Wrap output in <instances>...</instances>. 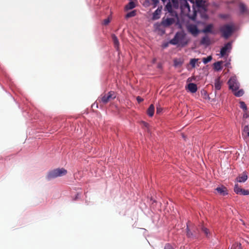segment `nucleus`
I'll use <instances>...</instances> for the list:
<instances>
[{"label": "nucleus", "mask_w": 249, "mask_h": 249, "mask_svg": "<svg viewBox=\"0 0 249 249\" xmlns=\"http://www.w3.org/2000/svg\"><path fill=\"white\" fill-rule=\"evenodd\" d=\"M187 31L193 36H196L199 33V31L196 25L194 24H189L187 26Z\"/></svg>", "instance_id": "obj_7"}, {"label": "nucleus", "mask_w": 249, "mask_h": 249, "mask_svg": "<svg viewBox=\"0 0 249 249\" xmlns=\"http://www.w3.org/2000/svg\"><path fill=\"white\" fill-rule=\"evenodd\" d=\"M200 43L202 44L209 45L210 43L209 37L207 36L203 37L200 41Z\"/></svg>", "instance_id": "obj_19"}, {"label": "nucleus", "mask_w": 249, "mask_h": 249, "mask_svg": "<svg viewBox=\"0 0 249 249\" xmlns=\"http://www.w3.org/2000/svg\"><path fill=\"white\" fill-rule=\"evenodd\" d=\"M155 107L153 105L151 104L147 110V113L150 117H152L154 115Z\"/></svg>", "instance_id": "obj_18"}, {"label": "nucleus", "mask_w": 249, "mask_h": 249, "mask_svg": "<svg viewBox=\"0 0 249 249\" xmlns=\"http://www.w3.org/2000/svg\"><path fill=\"white\" fill-rule=\"evenodd\" d=\"M144 123V125H145V126H147L148 125V124H147V123Z\"/></svg>", "instance_id": "obj_43"}, {"label": "nucleus", "mask_w": 249, "mask_h": 249, "mask_svg": "<svg viewBox=\"0 0 249 249\" xmlns=\"http://www.w3.org/2000/svg\"><path fill=\"white\" fill-rule=\"evenodd\" d=\"M181 9L186 11H190V7L189 3L186 0H182V2L181 5Z\"/></svg>", "instance_id": "obj_15"}, {"label": "nucleus", "mask_w": 249, "mask_h": 249, "mask_svg": "<svg viewBox=\"0 0 249 249\" xmlns=\"http://www.w3.org/2000/svg\"><path fill=\"white\" fill-rule=\"evenodd\" d=\"M222 84V82L220 81V77H218L215 80L214 88L215 90H220Z\"/></svg>", "instance_id": "obj_16"}, {"label": "nucleus", "mask_w": 249, "mask_h": 249, "mask_svg": "<svg viewBox=\"0 0 249 249\" xmlns=\"http://www.w3.org/2000/svg\"><path fill=\"white\" fill-rule=\"evenodd\" d=\"M229 89L232 91H236L239 89L240 85L238 82L236 77L234 76L230 78L228 82Z\"/></svg>", "instance_id": "obj_5"}, {"label": "nucleus", "mask_w": 249, "mask_h": 249, "mask_svg": "<svg viewBox=\"0 0 249 249\" xmlns=\"http://www.w3.org/2000/svg\"><path fill=\"white\" fill-rule=\"evenodd\" d=\"M239 7L241 14L243 15L248 13V9L243 3L240 2L239 4Z\"/></svg>", "instance_id": "obj_13"}, {"label": "nucleus", "mask_w": 249, "mask_h": 249, "mask_svg": "<svg viewBox=\"0 0 249 249\" xmlns=\"http://www.w3.org/2000/svg\"><path fill=\"white\" fill-rule=\"evenodd\" d=\"M248 179V175L246 173L243 172V174L239 175L236 178V180L239 182H244Z\"/></svg>", "instance_id": "obj_11"}, {"label": "nucleus", "mask_w": 249, "mask_h": 249, "mask_svg": "<svg viewBox=\"0 0 249 249\" xmlns=\"http://www.w3.org/2000/svg\"><path fill=\"white\" fill-rule=\"evenodd\" d=\"M137 100L138 102L139 103H140L142 102V101H143V99H142V98H141V97H140V96H138V97H137Z\"/></svg>", "instance_id": "obj_41"}, {"label": "nucleus", "mask_w": 249, "mask_h": 249, "mask_svg": "<svg viewBox=\"0 0 249 249\" xmlns=\"http://www.w3.org/2000/svg\"><path fill=\"white\" fill-rule=\"evenodd\" d=\"M163 2H165L167 0H161Z\"/></svg>", "instance_id": "obj_44"}, {"label": "nucleus", "mask_w": 249, "mask_h": 249, "mask_svg": "<svg viewBox=\"0 0 249 249\" xmlns=\"http://www.w3.org/2000/svg\"><path fill=\"white\" fill-rule=\"evenodd\" d=\"M234 191L237 194H240L244 196L249 195V190L242 189L238 184L235 185Z\"/></svg>", "instance_id": "obj_9"}, {"label": "nucleus", "mask_w": 249, "mask_h": 249, "mask_svg": "<svg viewBox=\"0 0 249 249\" xmlns=\"http://www.w3.org/2000/svg\"><path fill=\"white\" fill-rule=\"evenodd\" d=\"M188 40L186 38V34L183 32H178L174 38L169 41V43L178 47H183L187 45Z\"/></svg>", "instance_id": "obj_1"}, {"label": "nucleus", "mask_w": 249, "mask_h": 249, "mask_svg": "<svg viewBox=\"0 0 249 249\" xmlns=\"http://www.w3.org/2000/svg\"><path fill=\"white\" fill-rule=\"evenodd\" d=\"M222 62L218 61L213 64L214 69L217 71H219L222 69L221 64Z\"/></svg>", "instance_id": "obj_24"}, {"label": "nucleus", "mask_w": 249, "mask_h": 249, "mask_svg": "<svg viewBox=\"0 0 249 249\" xmlns=\"http://www.w3.org/2000/svg\"><path fill=\"white\" fill-rule=\"evenodd\" d=\"M232 49V42H229L225 44L224 46L223 47L220 51L221 57H224L227 53H229L231 52Z\"/></svg>", "instance_id": "obj_6"}, {"label": "nucleus", "mask_w": 249, "mask_h": 249, "mask_svg": "<svg viewBox=\"0 0 249 249\" xmlns=\"http://www.w3.org/2000/svg\"><path fill=\"white\" fill-rule=\"evenodd\" d=\"M136 5L133 1H130L125 6V8L126 10L132 9L135 8Z\"/></svg>", "instance_id": "obj_22"}, {"label": "nucleus", "mask_w": 249, "mask_h": 249, "mask_svg": "<svg viewBox=\"0 0 249 249\" xmlns=\"http://www.w3.org/2000/svg\"><path fill=\"white\" fill-rule=\"evenodd\" d=\"M164 249H174L173 247L169 243L166 244Z\"/></svg>", "instance_id": "obj_37"}, {"label": "nucleus", "mask_w": 249, "mask_h": 249, "mask_svg": "<svg viewBox=\"0 0 249 249\" xmlns=\"http://www.w3.org/2000/svg\"><path fill=\"white\" fill-rule=\"evenodd\" d=\"M222 36L226 39L228 38L234 31V27L232 25L225 24L220 27L219 29Z\"/></svg>", "instance_id": "obj_4"}, {"label": "nucleus", "mask_w": 249, "mask_h": 249, "mask_svg": "<svg viewBox=\"0 0 249 249\" xmlns=\"http://www.w3.org/2000/svg\"><path fill=\"white\" fill-rule=\"evenodd\" d=\"M116 97V93L114 91H110L107 93L102 94L98 99L99 103L103 105L107 104L109 102L114 99Z\"/></svg>", "instance_id": "obj_2"}, {"label": "nucleus", "mask_w": 249, "mask_h": 249, "mask_svg": "<svg viewBox=\"0 0 249 249\" xmlns=\"http://www.w3.org/2000/svg\"><path fill=\"white\" fill-rule=\"evenodd\" d=\"M151 1L154 5V7H156L159 2V0H151Z\"/></svg>", "instance_id": "obj_38"}, {"label": "nucleus", "mask_w": 249, "mask_h": 249, "mask_svg": "<svg viewBox=\"0 0 249 249\" xmlns=\"http://www.w3.org/2000/svg\"><path fill=\"white\" fill-rule=\"evenodd\" d=\"M172 2L173 5V7L175 8H178L179 6V3L178 0H172Z\"/></svg>", "instance_id": "obj_34"}, {"label": "nucleus", "mask_w": 249, "mask_h": 249, "mask_svg": "<svg viewBox=\"0 0 249 249\" xmlns=\"http://www.w3.org/2000/svg\"><path fill=\"white\" fill-rule=\"evenodd\" d=\"M187 236L188 238H196V233H194L191 232L188 228V226L187 227Z\"/></svg>", "instance_id": "obj_23"}, {"label": "nucleus", "mask_w": 249, "mask_h": 249, "mask_svg": "<svg viewBox=\"0 0 249 249\" xmlns=\"http://www.w3.org/2000/svg\"><path fill=\"white\" fill-rule=\"evenodd\" d=\"M196 11H194L193 15L192 17H189V18L193 20H195L196 18Z\"/></svg>", "instance_id": "obj_39"}, {"label": "nucleus", "mask_w": 249, "mask_h": 249, "mask_svg": "<svg viewBox=\"0 0 249 249\" xmlns=\"http://www.w3.org/2000/svg\"><path fill=\"white\" fill-rule=\"evenodd\" d=\"M216 190L220 195L222 196H225L228 194L227 189L224 186H221L219 187H217L216 189Z\"/></svg>", "instance_id": "obj_14"}, {"label": "nucleus", "mask_w": 249, "mask_h": 249, "mask_svg": "<svg viewBox=\"0 0 249 249\" xmlns=\"http://www.w3.org/2000/svg\"><path fill=\"white\" fill-rule=\"evenodd\" d=\"M242 137L247 143H249V125H246L242 130Z\"/></svg>", "instance_id": "obj_8"}, {"label": "nucleus", "mask_w": 249, "mask_h": 249, "mask_svg": "<svg viewBox=\"0 0 249 249\" xmlns=\"http://www.w3.org/2000/svg\"><path fill=\"white\" fill-rule=\"evenodd\" d=\"M165 9L169 12L171 13L172 12V6L170 1H169L165 6Z\"/></svg>", "instance_id": "obj_31"}, {"label": "nucleus", "mask_w": 249, "mask_h": 249, "mask_svg": "<svg viewBox=\"0 0 249 249\" xmlns=\"http://www.w3.org/2000/svg\"><path fill=\"white\" fill-rule=\"evenodd\" d=\"M212 59V57L211 56H208L207 57H204L202 59L203 62L206 64L211 61Z\"/></svg>", "instance_id": "obj_32"}, {"label": "nucleus", "mask_w": 249, "mask_h": 249, "mask_svg": "<svg viewBox=\"0 0 249 249\" xmlns=\"http://www.w3.org/2000/svg\"><path fill=\"white\" fill-rule=\"evenodd\" d=\"M201 229L202 231L204 232L205 235L206 236L208 237L209 234V230L203 226L201 227Z\"/></svg>", "instance_id": "obj_28"}, {"label": "nucleus", "mask_w": 249, "mask_h": 249, "mask_svg": "<svg viewBox=\"0 0 249 249\" xmlns=\"http://www.w3.org/2000/svg\"><path fill=\"white\" fill-rule=\"evenodd\" d=\"M198 59L196 58H193L191 59L190 61V64L191 65L192 68H195L196 67V64L197 62Z\"/></svg>", "instance_id": "obj_27"}, {"label": "nucleus", "mask_w": 249, "mask_h": 249, "mask_svg": "<svg viewBox=\"0 0 249 249\" xmlns=\"http://www.w3.org/2000/svg\"><path fill=\"white\" fill-rule=\"evenodd\" d=\"M136 15V11L135 10H133L132 11H131V12L128 13L125 15V18H129L133 17L135 16Z\"/></svg>", "instance_id": "obj_26"}, {"label": "nucleus", "mask_w": 249, "mask_h": 249, "mask_svg": "<svg viewBox=\"0 0 249 249\" xmlns=\"http://www.w3.org/2000/svg\"><path fill=\"white\" fill-rule=\"evenodd\" d=\"M161 10L158 8L153 13V18L154 19H158L160 18V15L161 13Z\"/></svg>", "instance_id": "obj_20"}, {"label": "nucleus", "mask_w": 249, "mask_h": 249, "mask_svg": "<svg viewBox=\"0 0 249 249\" xmlns=\"http://www.w3.org/2000/svg\"><path fill=\"white\" fill-rule=\"evenodd\" d=\"M249 117V116L248 115L247 113V112H245L244 115H243V118L247 119Z\"/></svg>", "instance_id": "obj_42"}, {"label": "nucleus", "mask_w": 249, "mask_h": 249, "mask_svg": "<svg viewBox=\"0 0 249 249\" xmlns=\"http://www.w3.org/2000/svg\"><path fill=\"white\" fill-rule=\"evenodd\" d=\"M67 173L66 170L64 168H57L50 171L46 178L48 180L65 175Z\"/></svg>", "instance_id": "obj_3"}, {"label": "nucleus", "mask_w": 249, "mask_h": 249, "mask_svg": "<svg viewBox=\"0 0 249 249\" xmlns=\"http://www.w3.org/2000/svg\"><path fill=\"white\" fill-rule=\"evenodd\" d=\"M110 21V19L109 18H106L103 20V24H104V25H107L108 24Z\"/></svg>", "instance_id": "obj_36"}, {"label": "nucleus", "mask_w": 249, "mask_h": 249, "mask_svg": "<svg viewBox=\"0 0 249 249\" xmlns=\"http://www.w3.org/2000/svg\"><path fill=\"white\" fill-rule=\"evenodd\" d=\"M213 27V25L212 24H209L203 29L202 32L204 33H212V29Z\"/></svg>", "instance_id": "obj_21"}, {"label": "nucleus", "mask_w": 249, "mask_h": 249, "mask_svg": "<svg viewBox=\"0 0 249 249\" xmlns=\"http://www.w3.org/2000/svg\"><path fill=\"white\" fill-rule=\"evenodd\" d=\"M174 66L176 67L180 66L182 65V62L178 59H175L174 61Z\"/></svg>", "instance_id": "obj_35"}, {"label": "nucleus", "mask_w": 249, "mask_h": 249, "mask_svg": "<svg viewBox=\"0 0 249 249\" xmlns=\"http://www.w3.org/2000/svg\"><path fill=\"white\" fill-rule=\"evenodd\" d=\"M187 89L191 92V93H195L197 90V86L195 83H189L187 85Z\"/></svg>", "instance_id": "obj_12"}, {"label": "nucleus", "mask_w": 249, "mask_h": 249, "mask_svg": "<svg viewBox=\"0 0 249 249\" xmlns=\"http://www.w3.org/2000/svg\"><path fill=\"white\" fill-rule=\"evenodd\" d=\"M231 249H242L240 243H235L232 245Z\"/></svg>", "instance_id": "obj_30"}, {"label": "nucleus", "mask_w": 249, "mask_h": 249, "mask_svg": "<svg viewBox=\"0 0 249 249\" xmlns=\"http://www.w3.org/2000/svg\"><path fill=\"white\" fill-rule=\"evenodd\" d=\"M112 39L114 43L115 48L117 50H118L119 48V42L117 37L114 34L111 35Z\"/></svg>", "instance_id": "obj_17"}, {"label": "nucleus", "mask_w": 249, "mask_h": 249, "mask_svg": "<svg viewBox=\"0 0 249 249\" xmlns=\"http://www.w3.org/2000/svg\"><path fill=\"white\" fill-rule=\"evenodd\" d=\"M167 46H168V44H165V45H164V47H166Z\"/></svg>", "instance_id": "obj_45"}, {"label": "nucleus", "mask_w": 249, "mask_h": 249, "mask_svg": "<svg viewBox=\"0 0 249 249\" xmlns=\"http://www.w3.org/2000/svg\"><path fill=\"white\" fill-rule=\"evenodd\" d=\"M232 91L233 92L234 95L236 97H241L244 93V91L243 89H239L238 91L236 90V91Z\"/></svg>", "instance_id": "obj_25"}, {"label": "nucleus", "mask_w": 249, "mask_h": 249, "mask_svg": "<svg viewBox=\"0 0 249 249\" xmlns=\"http://www.w3.org/2000/svg\"><path fill=\"white\" fill-rule=\"evenodd\" d=\"M239 103L240 108H242L245 111H247V107L245 102L243 101H240Z\"/></svg>", "instance_id": "obj_33"}, {"label": "nucleus", "mask_w": 249, "mask_h": 249, "mask_svg": "<svg viewBox=\"0 0 249 249\" xmlns=\"http://www.w3.org/2000/svg\"><path fill=\"white\" fill-rule=\"evenodd\" d=\"M162 111V108L160 107H157V113L160 114Z\"/></svg>", "instance_id": "obj_40"}, {"label": "nucleus", "mask_w": 249, "mask_h": 249, "mask_svg": "<svg viewBox=\"0 0 249 249\" xmlns=\"http://www.w3.org/2000/svg\"><path fill=\"white\" fill-rule=\"evenodd\" d=\"M205 1L203 0H196V4L198 7H202L204 6Z\"/></svg>", "instance_id": "obj_29"}, {"label": "nucleus", "mask_w": 249, "mask_h": 249, "mask_svg": "<svg viewBox=\"0 0 249 249\" xmlns=\"http://www.w3.org/2000/svg\"><path fill=\"white\" fill-rule=\"evenodd\" d=\"M175 22V19L174 18H163L161 24L164 27H168Z\"/></svg>", "instance_id": "obj_10"}]
</instances>
